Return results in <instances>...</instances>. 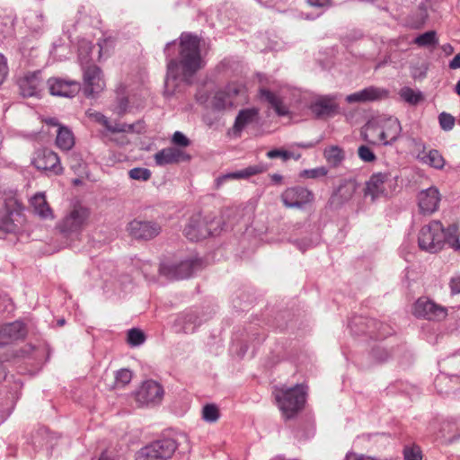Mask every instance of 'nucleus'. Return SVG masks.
<instances>
[{"mask_svg": "<svg viewBox=\"0 0 460 460\" xmlns=\"http://www.w3.org/2000/svg\"><path fill=\"white\" fill-rule=\"evenodd\" d=\"M389 174L378 172L374 173L366 183L364 194L370 197L374 201L376 199L388 194Z\"/></svg>", "mask_w": 460, "mask_h": 460, "instance_id": "nucleus-15", "label": "nucleus"}, {"mask_svg": "<svg viewBox=\"0 0 460 460\" xmlns=\"http://www.w3.org/2000/svg\"><path fill=\"white\" fill-rule=\"evenodd\" d=\"M449 287L452 294H460V275H456L451 278Z\"/></svg>", "mask_w": 460, "mask_h": 460, "instance_id": "nucleus-53", "label": "nucleus"}, {"mask_svg": "<svg viewBox=\"0 0 460 460\" xmlns=\"http://www.w3.org/2000/svg\"><path fill=\"white\" fill-rule=\"evenodd\" d=\"M128 175L133 180L146 181L150 179L151 172L146 168L136 167L129 170Z\"/></svg>", "mask_w": 460, "mask_h": 460, "instance_id": "nucleus-42", "label": "nucleus"}, {"mask_svg": "<svg viewBox=\"0 0 460 460\" xmlns=\"http://www.w3.org/2000/svg\"><path fill=\"white\" fill-rule=\"evenodd\" d=\"M259 93L261 100L267 102L279 116H285L288 113V108L283 104L281 98L276 93L265 87H261Z\"/></svg>", "mask_w": 460, "mask_h": 460, "instance_id": "nucleus-25", "label": "nucleus"}, {"mask_svg": "<svg viewBox=\"0 0 460 460\" xmlns=\"http://www.w3.org/2000/svg\"><path fill=\"white\" fill-rule=\"evenodd\" d=\"M219 416V410L215 404H206L202 409V419L207 422H216Z\"/></svg>", "mask_w": 460, "mask_h": 460, "instance_id": "nucleus-37", "label": "nucleus"}, {"mask_svg": "<svg viewBox=\"0 0 460 460\" xmlns=\"http://www.w3.org/2000/svg\"><path fill=\"white\" fill-rule=\"evenodd\" d=\"M200 322L193 313H188L179 316L174 323L176 332L191 333L195 331Z\"/></svg>", "mask_w": 460, "mask_h": 460, "instance_id": "nucleus-26", "label": "nucleus"}, {"mask_svg": "<svg viewBox=\"0 0 460 460\" xmlns=\"http://www.w3.org/2000/svg\"><path fill=\"white\" fill-rule=\"evenodd\" d=\"M281 200L287 208H302L314 200V194L306 188L296 186L287 189L281 194Z\"/></svg>", "mask_w": 460, "mask_h": 460, "instance_id": "nucleus-13", "label": "nucleus"}, {"mask_svg": "<svg viewBox=\"0 0 460 460\" xmlns=\"http://www.w3.org/2000/svg\"><path fill=\"white\" fill-rule=\"evenodd\" d=\"M259 111L256 108L244 109L239 111L234 124V132L240 133L246 126L258 119Z\"/></svg>", "mask_w": 460, "mask_h": 460, "instance_id": "nucleus-27", "label": "nucleus"}, {"mask_svg": "<svg viewBox=\"0 0 460 460\" xmlns=\"http://www.w3.org/2000/svg\"><path fill=\"white\" fill-rule=\"evenodd\" d=\"M163 395V387L157 382L148 380L144 382L136 393V400L140 405H149L159 402Z\"/></svg>", "mask_w": 460, "mask_h": 460, "instance_id": "nucleus-14", "label": "nucleus"}, {"mask_svg": "<svg viewBox=\"0 0 460 460\" xmlns=\"http://www.w3.org/2000/svg\"><path fill=\"white\" fill-rule=\"evenodd\" d=\"M307 3L314 7H325L330 4V0H307Z\"/></svg>", "mask_w": 460, "mask_h": 460, "instance_id": "nucleus-58", "label": "nucleus"}, {"mask_svg": "<svg viewBox=\"0 0 460 460\" xmlns=\"http://www.w3.org/2000/svg\"><path fill=\"white\" fill-rule=\"evenodd\" d=\"M189 159L185 153L177 147H167L155 155V164L159 166L179 163Z\"/></svg>", "mask_w": 460, "mask_h": 460, "instance_id": "nucleus-22", "label": "nucleus"}, {"mask_svg": "<svg viewBox=\"0 0 460 460\" xmlns=\"http://www.w3.org/2000/svg\"><path fill=\"white\" fill-rule=\"evenodd\" d=\"M200 266V261L198 259H189L177 265L162 264L159 271L162 275L171 279H181L189 278L193 271Z\"/></svg>", "mask_w": 460, "mask_h": 460, "instance_id": "nucleus-11", "label": "nucleus"}, {"mask_svg": "<svg viewBox=\"0 0 460 460\" xmlns=\"http://www.w3.org/2000/svg\"><path fill=\"white\" fill-rule=\"evenodd\" d=\"M90 117H92L95 121L101 123L104 127L109 121V119L100 112L91 113Z\"/></svg>", "mask_w": 460, "mask_h": 460, "instance_id": "nucleus-57", "label": "nucleus"}, {"mask_svg": "<svg viewBox=\"0 0 460 460\" xmlns=\"http://www.w3.org/2000/svg\"><path fill=\"white\" fill-rule=\"evenodd\" d=\"M84 93L87 97H95L102 92L105 83L102 79V70L95 65L83 67Z\"/></svg>", "mask_w": 460, "mask_h": 460, "instance_id": "nucleus-10", "label": "nucleus"}, {"mask_svg": "<svg viewBox=\"0 0 460 460\" xmlns=\"http://www.w3.org/2000/svg\"><path fill=\"white\" fill-rule=\"evenodd\" d=\"M90 210L81 205L74 206L58 224L60 232L66 234H78L88 224Z\"/></svg>", "mask_w": 460, "mask_h": 460, "instance_id": "nucleus-5", "label": "nucleus"}, {"mask_svg": "<svg viewBox=\"0 0 460 460\" xmlns=\"http://www.w3.org/2000/svg\"><path fill=\"white\" fill-rule=\"evenodd\" d=\"M458 226L455 224L445 227L439 221H433V252H439L447 246L453 249V241Z\"/></svg>", "mask_w": 460, "mask_h": 460, "instance_id": "nucleus-9", "label": "nucleus"}, {"mask_svg": "<svg viewBox=\"0 0 460 460\" xmlns=\"http://www.w3.org/2000/svg\"><path fill=\"white\" fill-rule=\"evenodd\" d=\"M131 237L137 240H151L156 237L162 231L159 223L153 220L134 219L127 226Z\"/></svg>", "mask_w": 460, "mask_h": 460, "instance_id": "nucleus-7", "label": "nucleus"}, {"mask_svg": "<svg viewBox=\"0 0 460 460\" xmlns=\"http://www.w3.org/2000/svg\"><path fill=\"white\" fill-rule=\"evenodd\" d=\"M339 108L334 95H323L315 98L310 104V110L318 119L331 117Z\"/></svg>", "mask_w": 460, "mask_h": 460, "instance_id": "nucleus-16", "label": "nucleus"}, {"mask_svg": "<svg viewBox=\"0 0 460 460\" xmlns=\"http://www.w3.org/2000/svg\"><path fill=\"white\" fill-rule=\"evenodd\" d=\"M418 244L420 250L429 252L431 249V226H424L418 235Z\"/></svg>", "mask_w": 460, "mask_h": 460, "instance_id": "nucleus-35", "label": "nucleus"}, {"mask_svg": "<svg viewBox=\"0 0 460 460\" xmlns=\"http://www.w3.org/2000/svg\"><path fill=\"white\" fill-rule=\"evenodd\" d=\"M30 204L33 209L34 214L41 219H53V211L46 200V196L43 192H38L30 200Z\"/></svg>", "mask_w": 460, "mask_h": 460, "instance_id": "nucleus-24", "label": "nucleus"}, {"mask_svg": "<svg viewBox=\"0 0 460 460\" xmlns=\"http://www.w3.org/2000/svg\"><path fill=\"white\" fill-rule=\"evenodd\" d=\"M112 140L116 141L119 145H121V146L128 143V140L127 139L126 137H121L119 139L112 138Z\"/></svg>", "mask_w": 460, "mask_h": 460, "instance_id": "nucleus-64", "label": "nucleus"}, {"mask_svg": "<svg viewBox=\"0 0 460 460\" xmlns=\"http://www.w3.org/2000/svg\"><path fill=\"white\" fill-rule=\"evenodd\" d=\"M56 144L62 150H70L75 145V137L72 131L66 127L59 126Z\"/></svg>", "mask_w": 460, "mask_h": 460, "instance_id": "nucleus-30", "label": "nucleus"}, {"mask_svg": "<svg viewBox=\"0 0 460 460\" xmlns=\"http://www.w3.org/2000/svg\"><path fill=\"white\" fill-rule=\"evenodd\" d=\"M453 250L456 252H460V233L458 232L455 235V239L453 241Z\"/></svg>", "mask_w": 460, "mask_h": 460, "instance_id": "nucleus-62", "label": "nucleus"}, {"mask_svg": "<svg viewBox=\"0 0 460 460\" xmlns=\"http://www.w3.org/2000/svg\"><path fill=\"white\" fill-rule=\"evenodd\" d=\"M132 379V372L129 369L122 368L116 372L115 381L117 385L124 386Z\"/></svg>", "mask_w": 460, "mask_h": 460, "instance_id": "nucleus-43", "label": "nucleus"}, {"mask_svg": "<svg viewBox=\"0 0 460 460\" xmlns=\"http://www.w3.org/2000/svg\"><path fill=\"white\" fill-rule=\"evenodd\" d=\"M399 95L402 100L411 105H416L423 99L422 93L420 91H414L408 86L402 87L399 92Z\"/></svg>", "mask_w": 460, "mask_h": 460, "instance_id": "nucleus-34", "label": "nucleus"}, {"mask_svg": "<svg viewBox=\"0 0 460 460\" xmlns=\"http://www.w3.org/2000/svg\"><path fill=\"white\" fill-rule=\"evenodd\" d=\"M381 130L379 121H370L368 122L364 128V139L372 144H382V141L379 140V131Z\"/></svg>", "mask_w": 460, "mask_h": 460, "instance_id": "nucleus-32", "label": "nucleus"}, {"mask_svg": "<svg viewBox=\"0 0 460 460\" xmlns=\"http://www.w3.org/2000/svg\"><path fill=\"white\" fill-rule=\"evenodd\" d=\"M32 164L38 169L54 175L61 174L63 168L58 155L50 149H40L32 159Z\"/></svg>", "mask_w": 460, "mask_h": 460, "instance_id": "nucleus-12", "label": "nucleus"}, {"mask_svg": "<svg viewBox=\"0 0 460 460\" xmlns=\"http://www.w3.org/2000/svg\"><path fill=\"white\" fill-rule=\"evenodd\" d=\"M456 431V425L451 422H445L441 427L439 433L438 434V438L443 439L446 442H452L455 440L456 436L451 435V433Z\"/></svg>", "mask_w": 460, "mask_h": 460, "instance_id": "nucleus-39", "label": "nucleus"}, {"mask_svg": "<svg viewBox=\"0 0 460 460\" xmlns=\"http://www.w3.org/2000/svg\"><path fill=\"white\" fill-rule=\"evenodd\" d=\"M177 448V443L172 438L156 440L141 448L136 460H168Z\"/></svg>", "mask_w": 460, "mask_h": 460, "instance_id": "nucleus-6", "label": "nucleus"}, {"mask_svg": "<svg viewBox=\"0 0 460 460\" xmlns=\"http://www.w3.org/2000/svg\"><path fill=\"white\" fill-rule=\"evenodd\" d=\"M379 125L381 128L379 131V140L382 141V144L389 145L399 137L402 128L396 118L381 119Z\"/></svg>", "mask_w": 460, "mask_h": 460, "instance_id": "nucleus-18", "label": "nucleus"}, {"mask_svg": "<svg viewBox=\"0 0 460 460\" xmlns=\"http://www.w3.org/2000/svg\"><path fill=\"white\" fill-rule=\"evenodd\" d=\"M5 213L0 217V230L4 233H15L22 225L23 206L21 200L12 195L4 199Z\"/></svg>", "mask_w": 460, "mask_h": 460, "instance_id": "nucleus-4", "label": "nucleus"}, {"mask_svg": "<svg viewBox=\"0 0 460 460\" xmlns=\"http://www.w3.org/2000/svg\"><path fill=\"white\" fill-rule=\"evenodd\" d=\"M243 215V209L241 208H228L224 210L223 212V217L226 218V220L229 223H231V217H242Z\"/></svg>", "mask_w": 460, "mask_h": 460, "instance_id": "nucleus-51", "label": "nucleus"}, {"mask_svg": "<svg viewBox=\"0 0 460 460\" xmlns=\"http://www.w3.org/2000/svg\"><path fill=\"white\" fill-rule=\"evenodd\" d=\"M6 377L5 368L3 364L0 363V382Z\"/></svg>", "mask_w": 460, "mask_h": 460, "instance_id": "nucleus-63", "label": "nucleus"}, {"mask_svg": "<svg viewBox=\"0 0 460 460\" xmlns=\"http://www.w3.org/2000/svg\"><path fill=\"white\" fill-rule=\"evenodd\" d=\"M431 313V300L429 296L420 297L413 307V314L418 318L429 319Z\"/></svg>", "mask_w": 460, "mask_h": 460, "instance_id": "nucleus-31", "label": "nucleus"}, {"mask_svg": "<svg viewBox=\"0 0 460 460\" xmlns=\"http://www.w3.org/2000/svg\"><path fill=\"white\" fill-rule=\"evenodd\" d=\"M428 68H422L418 66H413L411 68V75L414 79H421L426 76Z\"/></svg>", "mask_w": 460, "mask_h": 460, "instance_id": "nucleus-56", "label": "nucleus"}, {"mask_svg": "<svg viewBox=\"0 0 460 460\" xmlns=\"http://www.w3.org/2000/svg\"><path fill=\"white\" fill-rule=\"evenodd\" d=\"M99 47V59L109 54L110 49L112 48L113 41L111 39H102L98 41Z\"/></svg>", "mask_w": 460, "mask_h": 460, "instance_id": "nucleus-48", "label": "nucleus"}, {"mask_svg": "<svg viewBox=\"0 0 460 460\" xmlns=\"http://www.w3.org/2000/svg\"><path fill=\"white\" fill-rule=\"evenodd\" d=\"M445 164V160L438 151L433 150V168L441 169Z\"/></svg>", "mask_w": 460, "mask_h": 460, "instance_id": "nucleus-55", "label": "nucleus"}, {"mask_svg": "<svg viewBox=\"0 0 460 460\" xmlns=\"http://www.w3.org/2000/svg\"><path fill=\"white\" fill-rule=\"evenodd\" d=\"M19 88L23 97L39 96L42 91V79L40 72L25 75L19 81Z\"/></svg>", "mask_w": 460, "mask_h": 460, "instance_id": "nucleus-21", "label": "nucleus"}, {"mask_svg": "<svg viewBox=\"0 0 460 460\" xmlns=\"http://www.w3.org/2000/svg\"><path fill=\"white\" fill-rule=\"evenodd\" d=\"M430 188L421 190L418 194V206L420 212L423 215L431 214V196L429 193Z\"/></svg>", "mask_w": 460, "mask_h": 460, "instance_id": "nucleus-36", "label": "nucleus"}, {"mask_svg": "<svg viewBox=\"0 0 460 460\" xmlns=\"http://www.w3.org/2000/svg\"><path fill=\"white\" fill-rule=\"evenodd\" d=\"M358 157L366 163L374 162L376 157L374 152L367 146H360L358 149Z\"/></svg>", "mask_w": 460, "mask_h": 460, "instance_id": "nucleus-46", "label": "nucleus"}, {"mask_svg": "<svg viewBox=\"0 0 460 460\" xmlns=\"http://www.w3.org/2000/svg\"><path fill=\"white\" fill-rule=\"evenodd\" d=\"M358 187V184L353 179L341 181L331 197V203L334 206L345 204L353 198Z\"/></svg>", "mask_w": 460, "mask_h": 460, "instance_id": "nucleus-20", "label": "nucleus"}, {"mask_svg": "<svg viewBox=\"0 0 460 460\" xmlns=\"http://www.w3.org/2000/svg\"><path fill=\"white\" fill-rule=\"evenodd\" d=\"M404 460H422L420 449L418 447H405Z\"/></svg>", "mask_w": 460, "mask_h": 460, "instance_id": "nucleus-47", "label": "nucleus"}, {"mask_svg": "<svg viewBox=\"0 0 460 460\" xmlns=\"http://www.w3.org/2000/svg\"><path fill=\"white\" fill-rule=\"evenodd\" d=\"M172 141L175 146H178L181 147H186L190 143L189 138L183 133H181L180 131L174 132V134L172 135Z\"/></svg>", "mask_w": 460, "mask_h": 460, "instance_id": "nucleus-49", "label": "nucleus"}, {"mask_svg": "<svg viewBox=\"0 0 460 460\" xmlns=\"http://www.w3.org/2000/svg\"><path fill=\"white\" fill-rule=\"evenodd\" d=\"M134 127H135L134 124L111 122L109 120L105 126V128L111 133H124V132H133Z\"/></svg>", "mask_w": 460, "mask_h": 460, "instance_id": "nucleus-38", "label": "nucleus"}, {"mask_svg": "<svg viewBox=\"0 0 460 460\" xmlns=\"http://www.w3.org/2000/svg\"><path fill=\"white\" fill-rule=\"evenodd\" d=\"M267 156L270 159L281 158L283 161H288L291 158L298 160L300 158V155H295L292 152L281 149H272L267 153Z\"/></svg>", "mask_w": 460, "mask_h": 460, "instance_id": "nucleus-40", "label": "nucleus"}, {"mask_svg": "<svg viewBox=\"0 0 460 460\" xmlns=\"http://www.w3.org/2000/svg\"><path fill=\"white\" fill-rule=\"evenodd\" d=\"M128 341L133 346L140 345L145 341V335L140 330L131 329L128 333Z\"/></svg>", "mask_w": 460, "mask_h": 460, "instance_id": "nucleus-45", "label": "nucleus"}, {"mask_svg": "<svg viewBox=\"0 0 460 460\" xmlns=\"http://www.w3.org/2000/svg\"><path fill=\"white\" fill-rule=\"evenodd\" d=\"M7 64L5 58L0 54V84H3L6 75H7Z\"/></svg>", "mask_w": 460, "mask_h": 460, "instance_id": "nucleus-54", "label": "nucleus"}, {"mask_svg": "<svg viewBox=\"0 0 460 460\" xmlns=\"http://www.w3.org/2000/svg\"><path fill=\"white\" fill-rule=\"evenodd\" d=\"M417 158L427 164H431V151L418 154Z\"/></svg>", "mask_w": 460, "mask_h": 460, "instance_id": "nucleus-59", "label": "nucleus"}, {"mask_svg": "<svg viewBox=\"0 0 460 460\" xmlns=\"http://www.w3.org/2000/svg\"><path fill=\"white\" fill-rule=\"evenodd\" d=\"M327 173H328L327 168L324 166H320V167H316L314 169L304 170L300 175L302 177H305V178L316 179V178L323 177V176L327 175Z\"/></svg>", "mask_w": 460, "mask_h": 460, "instance_id": "nucleus-44", "label": "nucleus"}, {"mask_svg": "<svg viewBox=\"0 0 460 460\" xmlns=\"http://www.w3.org/2000/svg\"><path fill=\"white\" fill-rule=\"evenodd\" d=\"M273 394L279 410L287 419L294 417L303 409L305 402L306 392L300 385L291 388H275Z\"/></svg>", "mask_w": 460, "mask_h": 460, "instance_id": "nucleus-3", "label": "nucleus"}, {"mask_svg": "<svg viewBox=\"0 0 460 460\" xmlns=\"http://www.w3.org/2000/svg\"><path fill=\"white\" fill-rule=\"evenodd\" d=\"M49 93L52 95L68 97L75 96L80 89V84L76 81H66L60 78H49L48 80Z\"/></svg>", "mask_w": 460, "mask_h": 460, "instance_id": "nucleus-17", "label": "nucleus"}, {"mask_svg": "<svg viewBox=\"0 0 460 460\" xmlns=\"http://www.w3.org/2000/svg\"><path fill=\"white\" fill-rule=\"evenodd\" d=\"M223 228V222L214 215H192L186 224L183 234L190 241L198 242L217 234Z\"/></svg>", "mask_w": 460, "mask_h": 460, "instance_id": "nucleus-2", "label": "nucleus"}, {"mask_svg": "<svg viewBox=\"0 0 460 460\" xmlns=\"http://www.w3.org/2000/svg\"><path fill=\"white\" fill-rule=\"evenodd\" d=\"M26 333V327L20 321L5 323L0 327V339L4 342L23 339Z\"/></svg>", "mask_w": 460, "mask_h": 460, "instance_id": "nucleus-23", "label": "nucleus"}, {"mask_svg": "<svg viewBox=\"0 0 460 460\" xmlns=\"http://www.w3.org/2000/svg\"><path fill=\"white\" fill-rule=\"evenodd\" d=\"M449 67L451 69L460 68V53L456 54L449 62Z\"/></svg>", "mask_w": 460, "mask_h": 460, "instance_id": "nucleus-61", "label": "nucleus"}, {"mask_svg": "<svg viewBox=\"0 0 460 460\" xmlns=\"http://www.w3.org/2000/svg\"><path fill=\"white\" fill-rule=\"evenodd\" d=\"M436 199V202H433L432 211L435 212L438 209V203L440 201L441 197L439 191L437 188L433 187V199Z\"/></svg>", "mask_w": 460, "mask_h": 460, "instance_id": "nucleus-60", "label": "nucleus"}, {"mask_svg": "<svg viewBox=\"0 0 460 460\" xmlns=\"http://www.w3.org/2000/svg\"><path fill=\"white\" fill-rule=\"evenodd\" d=\"M261 172V169L259 166H250L243 170L226 173L222 175L216 180V187L219 189L222 184L228 180H236V179H246L252 175H255Z\"/></svg>", "mask_w": 460, "mask_h": 460, "instance_id": "nucleus-28", "label": "nucleus"}, {"mask_svg": "<svg viewBox=\"0 0 460 460\" xmlns=\"http://www.w3.org/2000/svg\"><path fill=\"white\" fill-rule=\"evenodd\" d=\"M413 42L419 46H428L431 44V31H426L422 35L416 37Z\"/></svg>", "mask_w": 460, "mask_h": 460, "instance_id": "nucleus-52", "label": "nucleus"}, {"mask_svg": "<svg viewBox=\"0 0 460 460\" xmlns=\"http://www.w3.org/2000/svg\"><path fill=\"white\" fill-rule=\"evenodd\" d=\"M93 49V45L85 40H82L78 46V58L80 60L82 67L87 66L91 60V53Z\"/></svg>", "mask_w": 460, "mask_h": 460, "instance_id": "nucleus-33", "label": "nucleus"}, {"mask_svg": "<svg viewBox=\"0 0 460 460\" xmlns=\"http://www.w3.org/2000/svg\"><path fill=\"white\" fill-rule=\"evenodd\" d=\"M447 315V308L433 303V321H442Z\"/></svg>", "mask_w": 460, "mask_h": 460, "instance_id": "nucleus-50", "label": "nucleus"}, {"mask_svg": "<svg viewBox=\"0 0 460 460\" xmlns=\"http://www.w3.org/2000/svg\"><path fill=\"white\" fill-rule=\"evenodd\" d=\"M323 157L333 168L339 167L345 159V151L339 146H330L324 148Z\"/></svg>", "mask_w": 460, "mask_h": 460, "instance_id": "nucleus-29", "label": "nucleus"}, {"mask_svg": "<svg viewBox=\"0 0 460 460\" xmlns=\"http://www.w3.org/2000/svg\"><path fill=\"white\" fill-rule=\"evenodd\" d=\"M438 123L443 130L449 131L455 127L456 119L450 113L444 111L438 116Z\"/></svg>", "mask_w": 460, "mask_h": 460, "instance_id": "nucleus-41", "label": "nucleus"}, {"mask_svg": "<svg viewBox=\"0 0 460 460\" xmlns=\"http://www.w3.org/2000/svg\"><path fill=\"white\" fill-rule=\"evenodd\" d=\"M243 94V92L241 87L234 84H228L215 93L212 99V106L217 111L232 108L241 102Z\"/></svg>", "mask_w": 460, "mask_h": 460, "instance_id": "nucleus-8", "label": "nucleus"}, {"mask_svg": "<svg viewBox=\"0 0 460 460\" xmlns=\"http://www.w3.org/2000/svg\"><path fill=\"white\" fill-rule=\"evenodd\" d=\"M202 67L199 40L197 36L182 33L180 42V60L172 58L167 64L165 85L178 78L190 84L191 77Z\"/></svg>", "mask_w": 460, "mask_h": 460, "instance_id": "nucleus-1", "label": "nucleus"}, {"mask_svg": "<svg viewBox=\"0 0 460 460\" xmlns=\"http://www.w3.org/2000/svg\"><path fill=\"white\" fill-rule=\"evenodd\" d=\"M388 96V91L376 87V86H369L360 90L358 92L349 94L346 97V101L349 103L353 102H375L385 99Z\"/></svg>", "mask_w": 460, "mask_h": 460, "instance_id": "nucleus-19", "label": "nucleus"}]
</instances>
